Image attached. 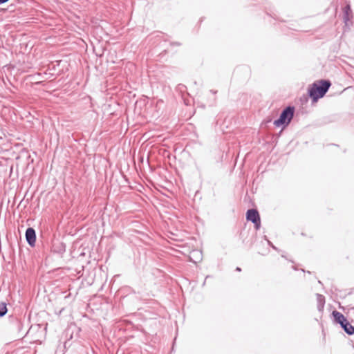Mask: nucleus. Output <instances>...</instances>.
Listing matches in <instances>:
<instances>
[{
	"instance_id": "0eeeda50",
	"label": "nucleus",
	"mask_w": 354,
	"mask_h": 354,
	"mask_svg": "<svg viewBox=\"0 0 354 354\" xmlns=\"http://www.w3.org/2000/svg\"><path fill=\"white\" fill-rule=\"evenodd\" d=\"M8 0H0V4L7 2Z\"/></svg>"
},
{
	"instance_id": "39448f33",
	"label": "nucleus",
	"mask_w": 354,
	"mask_h": 354,
	"mask_svg": "<svg viewBox=\"0 0 354 354\" xmlns=\"http://www.w3.org/2000/svg\"><path fill=\"white\" fill-rule=\"evenodd\" d=\"M26 238L28 243L31 245L34 246L36 242L35 231L33 228L29 227L26 232Z\"/></svg>"
},
{
	"instance_id": "f03ea898",
	"label": "nucleus",
	"mask_w": 354,
	"mask_h": 354,
	"mask_svg": "<svg viewBox=\"0 0 354 354\" xmlns=\"http://www.w3.org/2000/svg\"><path fill=\"white\" fill-rule=\"evenodd\" d=\"M333 315L336 322L339 324L344 328V331L348 335L354 334V326H353L343 314L341 313L334 310Z\"/></svg>"
},
{
	"instance_id": "6e6552de",
	"label": "nucleus",
	"mask_w": 354,
	"mask_h": 354,
	"mask_svg": "<svg viewBox=\"0 0 354 354\" xmlns=\"http://www.w3.org/2000/svg\"><path fill=\"white\" fill-rule=\"evenodd\" d=\"M236 270H237L238 271H239V272L241 270V268H236Z\"/></svg>"
},
{
	"instance_id": "423d86ee",
	"label": "nucleus",
	"mask_w": 354,
	"mask_h": 354,
	"mask_svg": "<svg viewBox=\"0 0 354 354\" xmlns=\"http://www.w3.org/2000/svg\"><path fill=\"white\" fill-rule=\"evenodd\" d=\"M7 313V306L6 304L2 302L0 304V317L3 316Z\"/></svg>"
},
{
	"instance_id": "20e7f679",
	"label": "nucleus",
	"mask_w": 354,
	"mask_h": 354,
	"mask_svg": "<svg viewBox=\"0 0 354 354\" xmlns=\"http://www.w3.org/2000/svg\"><path fill=\"white\" fill-rule=\"evenodd\" d=\"M246 218L248 221L254 223L256 230H258L261 226V218L259 214L257 209H249L246 213Z\"/></svg>"
},
{
	"instance_id": "f257e3e1",
	"label": "nucleus",
	"mask_w": 354,
	"mask_h": 354,
	"mask_svg": "<svg viewBox=\"0 0 354 354\" xmlns=\"http://www.w3.org/2000/svg\"><path fill=\"white\" fill-rule=\"evenodd\" d=\"M331 84L328 80H317L309 86L308 94L313 99L314 102H316L318 99L324 96L328 91Z\"/></svg>"
},
{
	"instance_id": "7ed1b4c3",
	"label": "nucleus",
	"mask_w": 354,
	"mask_h": 354,
	"mask_svg": "<svg viewBox=\"0 0 354 354\" xmlns=\"http://www.w3.org/2000/svg\"><path fill=\"white\" fill-rule=\"evenodd\" d=\"M294 115V109L288 106L283 111L278 120H275L274 124L277 127H280L282 124H288L292 120Z\"/></svg>"
}]
</instances>
